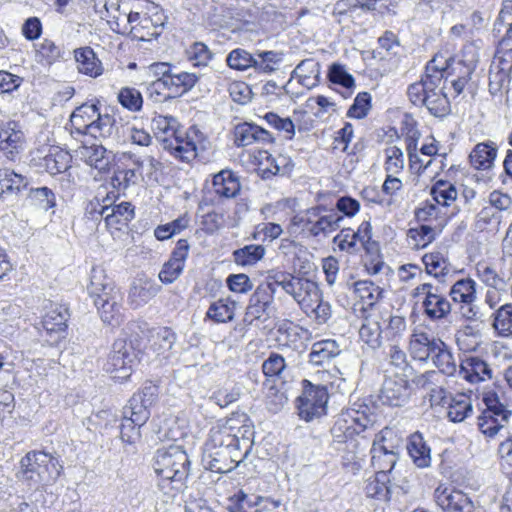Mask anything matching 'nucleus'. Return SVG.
<instances>
[{
    "label": "nucleus",
    "mask_w": 512,
    "mask_h": 512,
    "mask_svg": "<svg viewBox=\"0 0 512 512\" xmlns=\"http://www.w3.org/2000/svg\"><path fill=\"white\" fill-rule=\"evenodd\" d=\"M78 141L82 144L76 150V155L80 160L100 172L109 170L111 163L110 153L107 152L104 146L96 143L88 145L83 138H80Z\"/></svg>",
    "instance_id": "nucleus-24"
},
{
    "label": "nucleus",
    "mask_w": 512,
    "mask_h": 512,
    "mask_svg": "<svg viewBox=\"0 0 512 512\" xmlns=\"http://www.w3.org/2000/svg\"><path fill=\"white\" fill-rule=\"evenodd\" d=\"M73 56L79 73L91 78H98L103 74V64L90 46L74 49Z\"/></svg>",
    "instance_id": "nucleus-27"
},
{
    "label": "nucleus",
    "mask_w": 512,
    "mask_h": 512,
    "mask_svg": "<svg viewBox=\"0 0 512 512\" xmlns=\"http://www.w3.org/2000/svg\"><path fill=\"white\" fill-rule=\"evenodd\" d=\"M135 359L136 353L132 344L123 338L116 339L104 364V370L115 379L127 380Z\"/></svg>",
    "instance_id": "nucleus-8"
},
{
    "label": "nucleus",
    "mask_w": 512,
    "mask_h": 512,
    "mask_svg": "<svg viewBox=\"0 0 512 512\" xmlns=\"http://www.w3.org/2000/svg\"><path fill=\"white\" fill-rule=\"evenodd\" d=\"M433 65L434 64H427L425 73L421 76V79L409 86H420V88H423V91L444 90L445 87L441 86V84L443 81L447 82L449 76L445 73L438 72Z\"/></svg>",
    "instance_id": "nucleus-48"
},
{
    "label": "nucleus",
    "mask_w": 512,
    "mask_h": 512,
    "mask_svg": "<svg viewBox=\"0 0 512 512\" xmlns=\"http://www.w3.org/2000/svg\"><path fill=\"white\" fill-rule=\"evenodd\" d=\"M29 198L39 209L47 211L56 204L55 194L48 187L31 189Z\"/></svg>",
    "instance_id": "nucleus-64"
},
{
    "label": "nucleus",
    "mask_w": 512,
    "mask_h": 512,
    "mask_svg": "<svg viewBox=\"0 0 512 512\" xmlns=\"http://www.w3.org/2000/svg\"><path fill=\"white\" fill-rule=\"evenodd\" d=\"M436 503L444 512H473L474 503L462 491L450 488L435 490Z\"/></svg>",
    "instance_id": "nucleus-22"
},
{
    "label": "nucleus",
    "mask_w": 512,
    "mask_h": 512,
    "mask_svg": "<svg viewBox=\"0 0 512 512\" xmlns=\"http://www.w3.org/2000/svg\"><path fill=\"white\" fill-rule=\"evenodd\" d=\"M431 360L438 368V372L447 376H452L457 370L456 362L450 348L443 342L433 353Z\"/></svg>",
    "instance_id": "nucleus-41"
},
{
    "label": "nucleus",
    "mask_w": 512,
    "mask_h": 512,
    "mask_svg": "<svg viewBox=\"0 0 512 512\" xmlns=\"http://www.w3.org/2000/svg\"><path fill=\"white\" fill-rule=\"evenodd\" d=\"M346 417L338 419L331 429L332 435L337 442H345L348 438L363 432L375 422L374 416L368 414L366 410L351 409L347 412Z\"/></svg>",
    "instance_id": "nucleus-14"
},
{
    "label": "nucleus",
    "mask_w": 512,
    "mask_h": 512,
    "mask_svg": "<svg viewBox=\"0 0 512 512\" xmlns=\"http://www.w3.org/2000/svg\"><path fill=\"white\" fill-rule=\"evenodd\" d=\"M224 438L217 437L216 443L224 444L227 447L228 459L236 464V467L248 456L251 445L247 441H242L228 429L224 428Z\"/></svg>",
    "instance_id": "nucleus-34"
},
{
    "label": "nucleus",
    "mask_w": 512,
    "mask_h": 512,
    "mask_svg": "<svg viewBox=\"0 0 512 512\" xmlns=\"http://www.w3.org/2000/svg\"><path fill=\"white\" fill-rule=\"evenodd\" d=\"M304 386L302 394L297 398V409L301 419L309 422L326 413L328 391L325 386L312 385L309 381Z\"/></svg>",
    "instance_id": "nucleus-9"
},
{
    "label": "nucleus",
    "mask_w": 512,
    "mask_h": 512,
    "mask_svg": "<svg viewBox=\"0 0 512 512\" xmlns=\"http://www.w3.org/2000/svg\"><path fill=\"white\" fill-rule=\"evenodd\" d=\"M214 192L223 198H235L240 190L241 184L235 172L223 169L213 176Z\"/></svg>",
    "instance_id": "nucleus-33"
},
{
    "label": "nucleus",
    "mask_w": 512,
    "mask_h": 512,
    "mask_svg": "<svg viewBox=\"0 0 512 512\" xmlns=\"http://www.w3.org/2000/svg\"><path fill=\"white\" fill-rule=\"evenodd\" d=\"M68 317V309L59 306L46 312L42 318L41 324L48 333L63 332L67 327Z\"/></svg>",
    "instance_id": "nucleus-40"
},
{
    "label": "nucleus",
    "mask_w": 512,
    "mask_h": 512,
    "mask_svg": "<svg viewBox=\"0 0 512 512\" xmlns=\"http://www.w3.org/2000/svg\"><path fill=\"white\" fill-rule=\"evenodd\" d=\"M97 215L104 219L106 227L121 231L127 227L135 217V207L127 201H122L113 207L104 206L101 209H96Z\"/></svg>",
    "instance_id": "nucleus-20"
},
{
    "label": "nucleus",
    "mask_w": 512,
    "mask_h": 512,
    "mask_svg": "<svg viewBox=\"0 0 512 512\" xmlns=\"http://www.w3.org/2000/svg\"><path fill=\"white\" fill-rule=\"evenodd\" d=\"M422 261L427 273L435 278L444 277L450 271V263L447 257L439 251L425 254Z\"/></svg>",
    "instance_id": "nucleus-47"
},
{
    "label": "nucleus",
    "mask_w": 512,
    "mask_h": 512,
    "mask_svg": "<svg viewBox=\"0 0 512 512\" xmlns=\"http://www.w3.org/2000/svg\"><path fill=\"white\" fill-rule=\"evenodd\" d=\"M152 465L160 478L159 486L165 488L166 484H172V488L179 490L190 474L191 462L181 446L170 445L157 449Z\"/></svg>",
    "instance_id": "nucleus-4"
},
{
    "label": "nucleus",
    "mask_w": 512,
    "mask_h": 512,
    "mask_svg": "<svg viewBox=\"0 0 512 512\" xmlns=\"http://www.w3.org/2000/svg\"><path fill=\"white\" fill-rule=\"evenodd\" d=\"M380 319L383 324H386L382 330L388 339L400 335L406 329V320L402 316L391 315L389 312H385L380 314Z\"/></svg>",
    "instance_id": "nucleus-61"
},
{
    "label": "nucleus",
    "mask_w": 512,
    "mask_h": 512,
    "mask_svg": "<svg viewBox=\"0 0 512 512\" xmlns=\"http://www.w3.org/2000/svg\"><path fill=\"white\" fill-rule=\"evenodd\" d=\"M390 476L382 472H375L374 477L367 480L365 486L366 496L381 501H390L391 485Z\"/></svg>",
    "instance_id": "nucleus-37"
},
{
    "label": "nucleus",
    "mask_w": 512,
    "mask_h": 512,
    "mask_svg": "<svg viewBox=\"0 0 512 512\" xmlns=\"http://www.w3.org/2000/svg\"><path fill=\"white\" fill-rule=\"evenodd\" d=\"M327 78L331 83L340 85L346 89H352L355 86L354 77L347 71L346 67L340 63H333L329 66Z\"/></svg>",
    "instance_id": "nucleus-59"
},
{
    "label": "nucleus",
    "mask_w": 512,
    "mask_h": 512,
    "mask_svg": "<svg viewBox=\"0 0 512 512\" xmlns=\"http://www.w3.org/2000/svg\"><path fill=\"white\" fill-rule=\"evenodd\" d=\"M339 344L334 339H325L312 344L309 362L316 366L329 363L340 354Z\"/></svg>",
    "instance_id": "nucleus-35"
},
{
    "label": "nucleus",
    "mask_w": 512,
    "mask_h": 512,
    "mask_svg": "<svg viewBox=\"0 0 512 512\" xmlns=\"http://www.w3.org/2000/svg\"><path fill=\"white\" fill-rule=\"evenodd\" d=\"M133 4L134 0H104L105 17L114 32L126 35L131 16L136 12Z\"/></svg>",
    "instance_id": "nucleus-17"
},
{
    "label": "nucleus",
    "mask_w": 512,
    "mask_h": 512,
    "mask_svg": "<svg viewBox=\"0 0 512 512\" xmlns=\"http://www.w3.org/2000/svg\"><path fill=\"white\" fill-rule=\"evenodd\" d=\"M237 302L231 298H221L210 304L206 317L215 323H227L234 319Z\"/></svg>",
    "instance_id": "nucleus-38"
},
{
    "label": "nucleus",
    "mask_w": 512,
    "mask_h": 512,
    "mask_svg": "<svg viewBox=\"0 0 512 512\" xmlns=\"http://www.w3.org/2000/svg\"><path fill=\"white\" fill-rule=\"evenodd\" d=\"M483 402L486 408L478 417V426L483 434L493 437L508 423L512 411L500 402L494 392L485 394Z\"/></svg>",
    "instance_id": "nucleus-7"
},
{
    "label": "nucleus",
    "mask_w": 512,
    "mask_h": 512,
    "mask_svg": "<svg viewBox=\"0 0 512 512\" xmlns=\"http://www.w3.org/2000/svg\"><path fill=\"white\" fill-rule=\"evenodd\" d=\"M401 442V438L390 428H384L375 436L370 453L376 472L391 473L399 458Z\"/></svg>",
    "instance_id": "nucleus-6"
},
{
    "label": "nucleus",
    "mask_w": 512,
    "mask_h": 512,
    "mask_svg": "<svg viewBox=\"0 0 512 512\" xmlns=\"http://www.w3.org/2000/svg\"><path fill=\"white\" fill-rule=\"evenodd\" d=\"M227 65L237 71H245L249 68H256V54L252 55L243 48H235L226 57Z\"/></svg>",
    "instance_id": "nucleus-50"
},
{
    "label": "nucleus",
    "mask_w": 512,
    "mask_h": 512,
    "mask_svg": "<svg viewBox=\"0 0 512 512\" xmlns=\"http://www.w3.org/2000/svg\"><path fill=\"white\" fill-rule=\"evenodd\" d=\"M43 167L51 174L56 175L66 171L68 168V155L63 151L49 153L43 158Z\"/></svg>",
    "instance_id": "nucleus-63"
},
{
    "label": "nucleus",
    "mask_w": 512,
    "mask_h": 512,
    "mask_svg": "<svg viewBox=\"0 0 512 512\" xmlns=\"http://www.w3.org/2000/svg\"><path fill=\"white\" fill-rule=\"evenodd\" d=\"M459 375L470 383H478L492 378V369L478 356H467L460 364Z\"/></svg>",
    "instance_id": "nucleus-28"
},
{
    "label": "nucleus",
    "mask_w": 512,
    "mask_h": 512,
    "mask_svg": "<svg viewBox=\"0 0 512 512\" xmlns=\"http://www.w3.org/2000/svg\"><path fill=\"white\" fill-rule=\"evenodd\" d=\"M391 5L392 0H338L334 4L333 14L355 18L360 15V11H373L383 15L390 12Z\"/></svg>",
    "instance_id": "nucleus-19"
},
{
    "label": "nucleus",
    "mask_w": 512,
    "mask_h": 512,
    "mask_svg": "<svg viewBox=\"0 0 512 512\" xmlns=\"http://www.w3.org/2000/svg\"><path fill=\"white\" fill-rule=\"evenodd\" d=\"M476 274L486 286L497 292L506 291L507 281L491 265L482 262L477 263Z\"/></svg>",
    "instance_id": "nucleus-42"
},
{
    "label": "nucleus",
    "mask_w": 512,
    "mask_h": 512,
    "mask_svg": "<svg viewBox=\"0 0 512 512\" xmlns=\"http://www.w3.org/2000/svg\"><path fill=\"white\" fill-rule=\"evenodd\" d=\"M294 78L298 79L299 83L308 89L317 86L321 80L320 63L313 58L302 60L292 71L288 83Z\"/></svg>",
    "instance_id": "nucleus-31"
},
{
    "label": "nucleus",
    "mask_w": 512,
    "mask_h": 512,
    "mask_svg": "<svg viewBox=\"0 0 512 512\" xmlns=\"http://www.w3.org/2000/svg\"><path fill=\"white\" fill-rule=\"evenodd\" d=\"M63 471L59 457L45 451H29L20 460V471L17 476L30 488L56 483Z\"/></svg>",
    "instance_id": "nucleus-3"
},
{
    "label": "nucleus",
    "mask_w": 512,
    "mask_h": 512,
    "mask_svg": "<svg viewBox=\"0 0 512 512\" xmlns=\"http://www.w3.org/2000/svg\"><path fill=\"white\" fill-rule=\"evenodd\" d=\"M274 296V289L270 284H260L249 299L243 322L250 326L263 316H265L264 321L269 318Z\"/></svg>",
    "instance_id": "nucleus-16"
},
{
    "label": "nucleus",
    "mask_w": 512,
    "mask_h": 512,
    "mask_svg": "<svg viewBox=\"0 0 512 512\" xmlns=\"http://www.w3.org/2000/svg\"><path fill=\"white\" fill-rule=\"evenodd\" d=\"M131 17L126 34L131 35L133 39L151 41L157 39L164 30V16L161 13L151 17L136 11Z\"/></svg>",
    "instance_id": "nucleus-15"
},
{
    "label": "nucleus",
    "mask_w": 512,
    "mask_h": 512,
    "mask_svg": "<svg viewBox=\"0 0 512 512\" xmlns=\"http://www.w3.org/2000/svg\"><path fill=\"white\" fill-rule=\"evenodd\" d=\"M138 415L126 413V407L123 408V419L120 425V437L124 443L134 444L140 438V428L147 422H139Z\"/></svg>",
    "instance_id": "nucleus-46"
},
{
    "label": "nucleus",
    "mask_w": 512,
    "mask_h": 512,
    "mask_svg": "<svg viewBox=\"0 0 512 512\" xmlns=\"http://www.w3.org/2000/svg\"><path fill=\"white\" fill-rule=\"evenodd\" d=\"M160 290L161 286L154 280L138 279L131 286L128 299L133 308H139L153 299Z\"/></svg>",
    "instance_id": "nucleus-32"
},
{
    "label": "nucleus",
    "mask_w": 512,
    "mask_h": 512,
    "mask_svg": "<svg viewBox=\"0 0 512 512\" xmlns=\"http://www.w3.org/2000/svg\"><path fill=\"white\" fill-rule=\"evenodd\" d=\"M285 292L291 295L303 310L311 308V301L318 299L320 289L316 282L305 277L294 276L289 285H286Z\"/></svg>",
    "instance_id": "nucleus-23"
},
{
    "label": "nucleus",
    "mask_w": 512,
    "mask_h": 512,
    "mask_svg": "<svg viewBox=\"0 0 512 512\" xmlns=\"http://www.w3.org/2000/svg\"><path fill=\"white\" fill-rule=\"evenodd\" d=\"M473 411L471 400L464 395L453 398L448 406L447 417L452 422L464 421Z\"/></svg>",
    "instance_id": "nucleus-55"
},
{
    "label": "nucleus",
    "mask_w": 512,
    "mask_h": 512,
    "mask_svg": "<svg viewBox=\"0 0 512 512\" xmlns=\"http://www.w3.org/2000/svg\"><path fill=\"white\" fill-rule=\"evenodd\" d=\"M406 449L416 467L423 469L431 465V448L421 432H414L408 437Z\"/></svg>",
    "instance_id": "nucleus-29"
},
{
    "label": "nucleus",
    "mask_w": 512,
    "mask_h": 512,
    "mask_svg": "<svg viewBox=\"0 0 512 512\" xmlns=\"http://www.w3.org/2000/svg\"><path fill=\"white\" fill-rule=\"evenodd\" d=\"M233 260L240 266H252L260 261L265 255V248L262 245H245L233 251Z\"/></svg>",
    "instance_id": "nucleus-49"
},
{
    "label": "nucleus",
    "mask_w": 512,
    "mask_h": 512,
    "mask_svg": "<svg viewBox=\"0 0 512 512\" xmlns=\"http://www.w3.org/2000/svg\"><path fill=\"white\" fill-rule=\"evenodd\" d=\"M87 292L105 324L118 325L121 319L122 300L114 281L108 277L101 266H94L89 276Z\"/></svg>",
    "instance_id": "nucleus-1"
},
{
    "label": "nucleus",
    "mask_w": 512,
    "mask_h": 512,
    "mask_svg": "<svg viewBox=\"0 0 512 512\" xmlns=\"http://www.w3.org/2000/svg\"><path fill=\"white\" fill-rule=\"evenodd\" d=\"M224 438V430L217 428L210 431V436L205 444L203 463L205 468L215 473H228L236 468V464L228 459L227 447L219 445L215 439Z\"/></svg>",
    "instance_id": "nucleus-13"
},
{
    "label": "nucleus",
    "mask_w": 512,
    "mask_h": 512,
    "mask_svg": "<svg viewBox=\"0 0 512 512\" xmlns=\"http://www.w3.org/2000/svg\"><path fill=\"white\" fill-rule=\"evenodd\" d=\"M137 181L138 176L135 169L117 166L113 171L110 183L117 191H124L131 185H135Z\"/></svg>",
    "instance_id": "nucleus-58"
},
{
    "label": "nucleus",
    "mask_w": 512,
    "mask_h": 512,
    "mask_svg": "<svg viewBox=\"0 0 512 512\" xmlns=\"http://www.w3.org/2000/svg\"><path fill=\"white\" fill-rule=\"evenodd\" d=\"M70 134L75 140L85 136L94 139L113 138L118 133V126L114 116L102 114L96 104L84 103L77 107L69 119Z\"/></svg>",
    "instance_id": "nucleus-2"
},
{
    "label": "nucleus",
    "mask_w": 512,
    "mask_h": 512,
    "mask_svg": "<svg viewBox=\"0 0 512 512\" xmlns=\"http://www.w3.org/2000/svg\"><path fill=\"white\" fill-rule=\"evenodd\" d=\"M176 339V333L171 328L161 327L152 335L151 347L158 355L168 358Z\"/></svg>",
    "instance_id": "nucleus-44"
},
{
    "label": "nucleus",
    "mask_w": 512,
    "mask_h": 512,
    "mask_svg": "<svg viewBox=\"0 0 512 512\" xmlns=\"http://www.w3.org/2000/svg\"><path fill=\"white\" fill-rule=\"evenodd\" d=\"M284 54L278 51H261L256 53V68L258 73L271 74L278 69Z\"/></svg>",
    "instance_id": "nucleus-51"
},
{
    "label": "nucleus",
    "mask_w": 512,
    "mask_h": 512,
    "mask_svg": "<svg viewBox=\"0 0 512 512\" xmlns=\"http://www.w3.org/2000/svg\"><path fill=\"white\" fill-rule=\"evenodd\" d=\"M354 290L369 308H372L376 302L383 297V290L369 280L355 282Z\"/></svg>",
    "instance_id": "nucleus-54"
},
{
    "label": "nucleus",
    "mask_w": 512,
    "mask_h": 512,
    "mask_svg": "<svg viewBox=\"0 0 512 512\" xmlns=\"http://www.w3.org/2000/svg\"><path fill=\"white\" fill-rule=\"evenodd\" d=\"M117 99L122 107L132 112H138L143 106V97L139 90L133 87L120 89Z\"/></svg>",
    "instance_id": "nucleus-57"
},
{
    "label": "nucleus",
    "mask_w": 512,
    "mask_h": 512,
    "mask_svg": "<svg viewBox=\"0 0 512 512\" xmlns=\"http://www.w3.org/2000/svg\"><path fill=\"white\" fill-rule=\"evenodd\" d=\"M492 326L502 337L512 335V304L502 305L493 313Z\"/></svg>",
    "instance_id": "nucleus-52"
},
{
    "label": "nucleus",
    "mask_w": 512,
    "mask_h": 512,
    "mask_svg": "<svg viewBox=\"0 0 512 512\" xmlns=\"http://www.w3.org/2000/svg\"><path fill=\"white\" fill-rule=\"evenodd\" d=\"M207 144L204 134L196 126H191L184 134L178 131L174 136V142H170L168 147L176 158L190 162L200 151L206 150Z\"/></svg>",
    "instance_id": "nucleus-10"
},
{
    "label": "nucleus",
    "mask_w": 512,
    "mask_h": 512,
    "mask_svg": "<svg viewBox=\"0 0 512 512\" xmlns=\"http://www.w3.org/2000/svg\"><path fill=\"white\" fill-rule=\"evenodd\" d=\"M379 397L385 405L403 406L410 397L408 381L399 376L386 378L382 384Z\"/></svg>",
    "instance_id": "nucleus-21"
},
{
    "label": "nucleus",
    "mask_w": 512,
    "mask_h": 512,
    "mask_svg": "<svg viewBox=\"0 0 512 512\" xmlns=\"http://www.w3.org/2000/svg\"><path fill=\"white\" fill-rule=\"evenodd\" d=\"M497 155V147L493 142L478 143L469 155L471 165L478 170H486L493 166Z\"/></svg>",
    "instance_id": "nucleus-36"
},
{
    "label": "nucleus",
    "mask_w": 512,
    "mask_h": 512,
    "mask_svg": "<svg viewBox=\"0 0 512 512\" xmlns=\"http://www.w3.org/2000/svg\"><path fill=\"white\" fill-rule=\"evenodd\" d=\"M274 138L266 129L248 122H243L234 127V143L238 147H244L253 143H273Z\"/></svg>",
    "instance_id": "nucleus-25"
},
{
    "label": "nucleus",
    "mask_w": 512,
    "mask_h": 512,
    "mask_svg": "<svg viewBox=\"0 0 512 512\" xmlns=\"http://www.w3.org/2000/svg\"><path fill=\"white\" fill-rule=\"evenodd\" d=\"M407 95L414 106H425L435 117L443 118L451 111V105L444 90L423 91L420 86H408Z\"/></svg>",
    "instance_id": "nucleus-12"
},
{
    "label": "nucleus",
    "mask_w": 512,
    "mask_h": 512,
    "mask_svg": "<svg viewBox=\"0 0 512 512\" xmlns=\"http://www.w3.org/2000/svg\"><path fill=\"white\" fill-rule=\"evenodd\" d=\"M159 387L152 382H146L139 391L134 393L126 405V413L138 415L139 422L148 421L150 408L157 402Z\"/></svg>",
    "instance_id": "nucleus-18"
},
{
    "label": "nucleus",
    "mask_w": 512,
    "mask_h": 512,
    "mask_svg": "<svg viewBox=\"0 0 512 512\" xmlns=\"http://www.w3.org/2000/svg\"><path fill=\"white\" fill-rule=\"evenodd\" d=\"M187 57L193 66L205 67L213 59L214 54L202 42H195L187 49Z\"/></svg>",
    "instance_id": "nucleus-60"
},
{
    "label": "nucleus",
    "mask_w": 512,
    "mask_h": 512,
    "mask_svg": "<svg viewBox=\"0 0 512 512\" xmlns=\"http://www.w3.org/2000/svg\"><path fill=\"white\" fill-rule=\"evenodd\" d=\"M309 317H314L318 324H325L332 316L331 304L322 298L321 291L318 299L311 301V308L303 309Z\"/></svg>",
    "instance_id": "nucleus-56"
},
{
    "label": "nucleus",
    "mask_w": 512,
    "mask_h": 512,
    "mask_svg": "<svg viewBox=\"0 0 512 512\" xmlns=\"http://www.w3.org/2000/svg\"><path fill=\"white\" fill-rule=\"evenodd\" d=\"M343 221V216L333 208L319 204L306 209L301 215H295L291 223L302 227L313 237H327L336 231Z\"/></svg>",
    "instance_id": "nucleus-5"
},
{
    "label": "nucleus",
    "mask_w": 512,
    "mask_h": 512,
    "mask_svg": "<svg viewBox=\"0 0 512 512\" xmlns=\"http://www.w3.org/2000/svg\"><path fill=\"white\" fill-rule=\"evenodd\" d=\"M382 334L380 321L371 317H366L359 329L360 339L372 349L380 347Z\"/></svg>",
    "instance_id": "nucleus-43"
},
{
    "label": "nucleus",
    "mask_w": 512,
    "mask_h": 512,
    "mask_svg": "<svg viewBox=\"0 0 512 512\" xmlns=\"http://www.w3.org/2000/svg\"><path fill=\"white\" fill-rule=\"evenodd\" d=\"M441 341V339L425 332L414 333L409 345L411 356L416 360L425 362L431 359Z\"/></svg>",
    "instance_id": "nucleus-30"
},
{
    "label": "nucleus",
    "mask_w": 512,
    "mask_h": 512,
    "mask_svg": "<svg viewBox=\"0 0 512 512\" xmlns=\"http://www.w3.org/2000/svg\"><path fill=\"white\" fill-rule=\"evenodd\" d=\"M39 53L48 65H52L61 60H67L64 48L56 45L55 42L50 39H44L42 41Z\"/></svg>",
    "instance_id": "nucleus-62"
},
{
    "label": "nucleus",
    "mask_w": 512,
    "mask_h": 512,
    "mask_svg": "<svg viewBox=\"0 0 512 512\" xmlns=\"http://www.w3.org/2000/svg\"><path fill=\"white\" fill-rule=\"evenodd\" d=\"M198 80V76L194 73L175 72L174 69L168 80L159 82L155 87L162 88V93L167 92L165 98H172L190 91Z\"/></svg>",
    "instance_id": "nucleus-26"
},
{
    "label": "nucleus",
    "mask_w": 512,
    "mask_h": 512,
    "mask_svg": "<svg viewBox=\"0 0 512 512\" xmlns=\"http://www.w3.org/2000/svg\"><path fill=\"white\" fill-rule=\"evenodd\" d=\"M25 178L8 168L0 169V199L5 200L26 188Z\"/></svg>",
    "instance_id": "nucleus-39"
},
{
    "label": "nucleus",
    "mask_w": 512,
    "mask_h": 512,
    "mask_svg": "<svg viewBox=\"0 0 512 512\" xmlns=\"http://www.w3.org/2000/svg\"><path fill=\"white\" fill-rule=\"evenodd\" d=\"M424 298L421 302L423 315L430 321H440L451 313V304L440 293V288L431 283H423L414 289V296Z\"/></svg>",
    "instance_id": "nucleus-11"
},
{
    "label": "nucleus",
    "mask_w": 512,
    "mask_h": 512,
    "mask_svg": "<svg viewBox=\"0 0 512 512\" xmlns=\"http://www.w3.org/2000/svg\"><path fill=\"white\" fill-rule=\"evenodd\" d=\"M449 295L454 302L470 305L476 299V282L470 278L460 279L451 287Z\"/></svg>",
    "instance_id": "nucleus-45"
},
{
    "label": "nucleus",
    "mask_w": 512,
    "mask_h": 512,
    "mask_svg": "<svg viewBox=\"0 0 512 512\" xmlns=\"http://www.w3.org/2000/svg\"><path fill=\"white\" fill-rule=\"evenodd\" d=\"M431 195L433 200L442 206H450V204L457 200V190L453 184L445 180H438L431 187Z\"/></svg>",
    "instance_id": "nucleus-53"
}]
</instances>
